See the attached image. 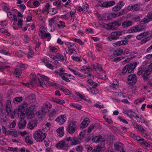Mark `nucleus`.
<instances>
[{"mask_svg":"<svg viewBox=\"0 0 152 152\" xmlns=\"http://www.w3.org/2000/svg\"><path fill=\"white\" fill-rule=\"evenodd\" d=\"M137 66L136 62H134L133 63H130L129 64L126 65V66L128 69V72L129 73H131L134 70Z\"/></svg>","mask_w":152,"mask_h":152,"instance_id":"nucleus-12","label":"nucleus"},{"mask_svg":"<svg viewBox=\"0 0 152 152\" xmlns=\"http://www.w3.org/2000/svg\"><path fill=\"white\" fill-rule=\"evenodd\" d=\"M87 82L91 85L94 86V87H96L98 86V84L92 81L91 80H89L87 81Z\"/></svg>","mask_w":152,"mask_h":152,"instance_id":"nucleus-41","label":"nucleus"},{"mask_svg":"<svg viewBox=\"0 0 152 152\" xmlns=\"http://www.w3.org/2000/svg\"><path fill=\"white\" fill-rule=\"evenodd\" d=\"M21 152H31L29 150L26 149L24 147L21 148L20 150Z\"/></svg>","mask_w":152,"mask_h":152,"instance_id":"nucleus-64","label":"nucleus"},{"mask_svg":"<svg viewBox=\"0 0 152 152\" xmlns=\"http://www.w3.org/2000/svg\"><path fill=\"white\" fill-rule=\"evenodd\" d=\"M137 28V31L138 32L142 31L144 29L143 26L140 25H139L136 26Z\"/></svg>","mask_w":152,"mask_h":152,"instance_id":"nucleus-43","label":"nucleus"},{"mask_svg":"<svg viewBox=\"0 0 152 152\" xmlns=\"http://www.w3.org/2000/svg\"><path fill=\"white\" fill-rule=\"evenodd\" d=\"M128 32L129 33H132L133 32H137L136 26H133L131 28L128 30Z\"/></svg>","mask_w":152,"mask_h":152,"instance_id":"nucleus-37","label":"nucleus"},{"mask_svg":"<svg viewBox=\"0 0 152 152\" xmlns=\"http://www.w3.org/2000/svg\"><path fill=\"white\" fill-rule=\"evenodd\" d=\"M120 9L118 5V4L112 8V10L113 11L117 12Z\"/></svg>","mask_w":152,"mask_h":152,"instance_id":"nucleus-54","label":"nucleus"},{"mask_svg":"<svg viewBox=\"0 0 152 152\" xmlns=\"http://www.w3.org/2000/svg\"><path fill=\"white\" fill-rule=\"evenodd\" d=\"M99 24L102 27L106 28L107 29L108 26V24H106L102 22H99Z\"/></svg>","mask_w":152,"mask_h":152,"instance_id":"nucleus-53","label":"nucleus"},{"mask_svg":"<svg viewBox=\"0 0 152 152\" xmlns=\"http://www.w3.org/2000/svg\"><path fill=\"white\" fill-rule=\"evenodd\" d=\"M91 92L93 94H96L98 93V90L95 87H92L91 88Z\"/></svg>","mask_w":152,"mask_h":152,"instance_id":"nucleus-40","label":"nucleus"},{"mask_svg":"<svg viewBox=\"0 0 152 152\" xmlns=\"http://www.w3.org/2000/svg\"><path fill=\"white\" fill-rule=\"evenodd\" d=\"M34 139L38 142L42 141L46 137V134L39 129L35 131L34 133Z\"/></svg>","mask_w":152,"mask_h":152,"instance_id":"nucleus-2","label":"nucleus"},{"mask_svg":"<svg viewBox=\"0 0 152 152\" xmlns=\"http://www.w3.org/2000/svg\"><path fill=\"white\" fill-rule=\"evenodd\" d=\"M94 126L93 125H90L89 127L88 128V129L87 130V132L88 133H90L91 131L94 128Z\"/></svg>","mask_w":152,"mask_h":152,"instance_id":"nucleus-57","label":"nucleus"},{"mask_svg":"<svg viewBox=\"0 0 152 152\" xmlns=\"http://www.w3.org/2000/svg\"><path fill=\"white\" fill-rule=\"evenodd\" d=\"M0 31L3 33L5 34L7 36H9L10 35V33L8 31L5 30L4 28L0 29Z\"/></svg>","mask_w":152,"mask_h":152,"instance_id":"nucleus-46","label":"nucleus"},{"mask_svg":"<svg viewBox=\"0 0 152 152\" xmlns=\"http://www.w3.org/2000/svg\"><path fill=\"white\" fill-rule=\"evenodd\" d=\"M127 68L126 66L123 67L122 71V73L124 75L127 72H128V69Z\"/></svg>","mask_w":152,"mask_h":152,"instance_id":"nucleus-59","label":"nucleus"},{"mask_svg":"<svg viewBox=\"0 0 152 152\" xmlns=\"http://www.w3.org/2000/svg\"><path fill=\"white\" fill-rule=\"evenodd\" d=\"M117 27L115 26L112 23L108 24V26L107 29L109 30H116Z\"/></svg>","mask_w":152,"mask_h":152,"instance_id":"nucleus-27","label":"nucleus"},{"mask_svg":"<svg viewBox=\"0 0 152 152\" xmlns=\"http://www.w3.org/2000/svg\"><path fill=\"white\" fill-rule=\"evenodd\" d=\"M46 110L44 109L43 108H42V109L39 111L38 115H39V118H42L43 116H44L45 115L46 113Z\"/></svg>","mask_w":152,"mask_h":152,"instance_id":"nucleus-25","label":"nucleus"},{"mask_svg":"<svg viewBox=\"0 0 152 152\" xmlns=\"http://www.w3.org/2000/svg\"><path fill=\"white\" fill-rule=\"evenodd\" d=\"M23 100V97H16L14 98L13 101V102L15 104H17Z\"/></svg>","mask_w":152,"mask_h":152,"instance_id":"nucleus-31","label":"nucleus"},{"mask_svg":"<svg viewBox=\"0 0 152 152\" xmlns=\"http://www.w3.org/2000/svg\"><path fill=\"white\" fill-rule=\"evenodd\" d=\"M114 136L112 135H110L108 136L107 140V142H109L110 143H113V140L114 139Z\"/></svg>","mask_w":152,"mask_h":152,"instance_id":"nucleus-33","label":"nucleus"},{"mask_svg":"<svg viewBox=\"0 0 152 152\" xmlns=\"http://www.w3.org/2000/svg\"><path fill=\"white\" fill-rule=\"evenodd\" d=\"M151 73L148 68L147 69H143L142 76L144 80L147 81L148 80V76Z\"/></svg>","mask_w":152,"mask_h":152,"instance_id":"nucleus-9","label":"nucleus"},{"mask_svg":"<svg viewBox=\"0 0 152 152\" xmlns=\"http://www.w3.org/2000/svg\"><path fill=\"white\" fill-rule=\"evenodd\" d=\"M44 30L45 28H43L42 29L40 30V33L39 34V36L43 39H44V35L45 34V33L46 32Z\"/></svg>","mask_w":152,"mask_h":152,"instance_id":"nucleus-35","label":"nucleus"},{"mask_svg":"<svg viewBox=\"0 0 152 152\" xmlns=\"http://www.w3.org/2000/svg\"><path fill=\"white\" fill-rule=\"evenodd\" d=\"M137 78L135 74H131L127 78L128 83L129 85H133L136 83Z\"/></svg>","mask_w":152,"mask_h":152,"instance_id":"nucleus-5","label":"nucleus"},{"mask_svg":"<svg viewBox=\"0 0 152 152\" xmlns=\"http://www.w3.org/2000/svg\"><path fill=\"white\" fill-rule=\"evenodd\" d=\"M55 102L61 104H63L64 103H65L64 100L58 99H56L55 101Z\"/></svg>","mask_w":152,"mask_h":152,"instance_id":"nucleus-60","label":"nucleus"},{"mask_svg":"<svg viewBox=\"0 0 152 152\" xmlns=\"http://www.w3.org/2000/svg\"><path fill=\"white\" fill-rule=\"evenodd\" d=\"M126 114L130 118L134 120V119L136 118V115L134 112L132 111H129L126 113Z\"/></svg>","mask_w":152,"mask_h":152,"instance_id":"nucleus-21","label":"nucleus"},{"mask_svg":"<svg viewBox=\"0 0 152 152\" xmlns=\"http://www.w3.org/2000/svg\"><path fill=\"white\" fill-rule=\"evenodd\" d=\"M39 79L38 78V77L36 76H35L34 77L32 78V79H31V81L32 82H31L32 83H34H34H37L38 82Z\"/></svg>","mask_w":152,"mask_h":152,"instance_id":"nucleus-52","label":"nucleus"},{"mask_svg":"<svg viewBox=\"0 0 152 152\" xmlns=\"http://www.w3.org/2000/svg\"><path fill=\"white\" fill-rule=\"evenodd\" d=\"M125 58V57L124 56H120L118 57L115 58L113 59V61H120L122 59H124Z\"/></svg>","mask_w":152,"mask_h":152,"instance_id":"nucleus-56","label":"nucleus"},{"mask_svg":"<svg viewBox=\"0 0 152 152\" xmlns=\"http://www.w3.org/2000/svg\"><path fill=\"white\" fill-rule=\"evenodd\" d=\"M56 146L58 148L66 150L69 147V145L68 144L66 143L65 140H63L58 142L56 144Z\"/></svg>","mask_w":152,"mask_h":152,"instance_id":"nucleus-6","label":"nucleus"},{"mask_svg":"<svg viewBox=\"0 0 152 152\" xmlns=\"http://www.w3.org/2000/svg\"><path fill=\"white\" fill-rule=\"evenodd\" d=\"M50 7V5L48 3H47L44 8L43 10H42L40 12H41V13H43L45 12L48 11L49 10V8Z\"/></svg>","mask_w":152,"mask_h":152,"instance_id":"nucleus-38","label":"nucleus"},{"mask_svg":"<svg viewBox=\"0 0 152 152\" xmlns=\"http://www.w3.org/2000/svg\"><path fill=\"white\" fill-rule=\"evenodd\" d=\"M139 9V6L137 4H134L132 6V11H135L138 10Z\"/></svg>","mask_w":152,"mask_h":152,"instance_id":"nucleus-39","label":"nucleus"},{"mask_svg":"<svg viewBox=\"0 0 152 152\" xmlns=\"http://www.w3.org/2000/svg\"><path fill=\"white\" fill-rule=\"evenodd\" d=\"M80 143V142L78 140V139L75 137H74L72 139L71 144L74 145L79 144Z\"/></svg>","mask_w":152,"mask_h":152,"instance_id":"nucleus-20","label":"nucleus"},{"mask_svg":"<svg viewBox=\"0 0 152 152\" xmlns=\"http://www.w3.org/2000/svg\"><path fill=\"white\" fill-rule=\"evenodd\" d=\"M70 105L78 110H80L82 107L81 105L79 104H75L74 103H71L70 104Z\"/></svg>","mask_w":152,"mask_h":152,"instance_id":"nucleus-34","label":"nucleus"},{"mask_svg":"<svg viewBox=\"0 0 152 152\" xmlns=\"http://www.w3.org/2000/svg\"><path fill=\"white\" fill-rule=\"evenodd\" d=\"M25 142L27 144H32L33 142L32 138L29 136H27L25 138Z\"/></svg>","mask_w":152,"mask_h":152,"instance_id":"nucleus-29","label":"nucleus"},{"mask_svg":"<svg viewBox=\"0 0 152 152\" xmlns=\"http://www.w3.org/2000/svg\"><path fill=\"white\" fill-rule=\"evenodd\" d=\"M56 1L57 4V8L60 9L63 7L62 5L61 4V1L60 0H58Z\"/></svg>","mask_w":152,"mask_h":152,"instance_id":"nucleus-58","label":"nucleus"},{"mask_svg":"<svg viewBox=\"0 0 152 152\" xmlns=\"http://www.w3.org/2000/svg\"><path fill=\"white\" fill-rule=\"evenodd\" d=\"M152 20V12H148L147 15L142 20L145 23H147Z\"/></svg>","mask_w":152,"mask_h":152,"instance_id":"nucleus-14","label":"nucleus"},{"mask_svg":"<svg viewBox=\"0 0 152 152\" xmlns=\"http://www.w3.org/2000/svg\"><path fill=\"white\" fill-rule=\"evenodd\" d=\"M77 122L75 121H72L68 126L66 130L70 134L74 133L77 127Z\"/></svg>","mask_w":152,"mask_h":152,"instance_id":"nucleus-4","label":"nucleus"},{"mask_svg":"<svg viewBox=\"0 0 152 152\" xmlns=\"http://www.w3.org/2000/svg\"><path fill=\"white\" fill-rule=\"evenodd\" d=\"M46 84L49 86H53L57 87V86H59L58 84H57L56 83H52L50 81H47L46 82Z\"/></svg>","mask_w":152,"mask_h":152,"instance_id":"nucleus-47","label":"nucleus"},{"mask_svg":"<svg viewBox=\"0 0 152 152\" xmlns=\"http://www.w3.org/2000/svg\"><path fill=\"white\" fill-rule=\"evenodd\" d=\"M66 119L65 115H61L58 117L55 120V121L58 122L59 124H62Z\"/></svg>","mask_w":152,"mask_h":152,"instance_id":"nucleus-13","label":"nucleus"},{"mask_svg":"<svg viewBox=\"0 0 152 152\" xmlns=\"http://www.w3.org/2000/svg\"><path fill=\"white\" fill-rule=\"evenodd\" d=\"M124 51L121 49H119L114 51L113 55L115 56H121L122 55H124Z\"/></svg>","mask_w":152,"mask_h":152,"instance_id":"nucleus-18","label":"nucleus"},{"mask_svg":"<svg viewBox=\"0 0 152 152\" xmlns=\"http://www.w3.org/2000/svg\"><path fill=\"white\" fill-rule=\"evenodd\" d=\"M89 120L88 118H86L84 119L80 125V128H84L87 127L89 123Z\"/></svg>","mask_w":152,"mask_h":152,"instance_id":"nucleus-16","label":"nucleus"},{"mask_svg":"<svg viewBox=\"0 0 152 152\" xmlns=\"http://www.w3.org/2000/svg\"><path fill=\"white\" fill-rule=\"evenodd\" d=\"M58 56V60L60 58L62 61H63L65 60H66V57L65 54H58L57 55Z\"/></svg>","mask_w":152,"mask_h":152,"instance_id":"nucleus-28","label":"nucleus"},{"mask_svg":"<svg viewBox=\"0 0 152 152\" xmlns=\"http://www.w3.org/2000/svg\"><path fill=\"white\" fill-rule=\"evenodd\" d=\"M119 46L127 44L128 41L126 40H123L117 42Z\"/></svg>","mask_w":152,"mask_h":152,"instance_id":"nucleus-36","label":"nucleus"},{"mask_svg":"<svg viewBox=\"0 0 152 152\" xmlns=\"http://www.w3.org/2000/svg\"><path fill=\"white\" fill-rule=\"evenodd\" d=\"M122 21V18H120V19H119L113 21L112 23H113L115 26L117 27L121 25V22Z\"/></svg>","mask_w":152,"mask_h":152,"instance_id":"nucleus-26","label":"nucleus"},{"mask_svg":"<svg viewBox=\"0 0 152 152\" xmlns=\"http://www.w3.org/2000/svg\"><path fill=\"white\" fill-rule=\"evenodd\" d=\"M64 128L63 127H61L57 129V132L58 135L60 137H62L64 134Z\"/></svg>","mask_w":152,"mask_h":152,"instance_id":"nucleus-24","label":"nucleus"},{"mask_svg":"<svg viewBox=\"0 0 152 152\" xmlns=\"http://www.w3.org/2000/svg\"><path fill=\"white\" fill-rule=\"evenodd\" d=\"M102 147H103L102 146V145L100 144L98 146L95 147L94 149V150H95L96 151H97V152H99L101 151V148Z\"/></svg>","mask_w":152,"mask_h":152,"instance_id":"nucleus-44","label":"nucleus"},{"mask_svg":"<svg viewBox=\"0 0 152 152\" xmlns=\"http://www.w3.org/2000/svg\"><path fill=\"white\" fill-rule=\"evenodd\" d=\"M22 84L23 85L28 87L31 88L32 87H33L34 86V84L32 83L31 82H29L28 83H23Z\"/></svg>","mask_w":152,"mask_h":152,"instance_id":"nucleus-45","label":"nucleus"},{"mask_svg":"<svg viewBox=\"0 0 152 152\" xmlns=\"http://www.w3.org/2000/svg\"><path fill=\"white\" fill-rule=\"evenodd\" d=\"M5 105L7 113L10 114L11 111L12 110V109L10 101V100H7L5 102Z\"/></svg>","mask_w":152,"mask_h":152,"instance_id":"nucleus-10","label":"nucleus"},{"mask_svg":"<svg viewBox=\"0 0 152 152\" xmlns=\"http://www.w3.org/2000/svg\"><path fill=\"white\" fill-rule=\"evenodd\" d=\"M16 111H11V113L10 114H7L9 115H10L11 118L12 119H13L15 116Z\"/></svg>","mask_w":152,"mask_h":152,"instance_id":"nucleus-48","label":"nucleus"},{"mask_svg":"<svg viewBox=\"0 0 152 152\" xmlns=\"http://www.w3.org/2000/svg\"><path fill=\"white\" fill-rule=\"evenodd\" d=\"M52 107V105L50 103L48 102H46L43 104L42 108L46 110L49 109H50Z\"/></svg>","mask_w":152,"mask_h":152,"instance_id":"nucleus-23","label":"nucleus"},{"mask_svg":"<svg viewBox=\"0 0 152 152\" xmlns=\"http://www.w3.org/2000/svg\"><path fill=\"white\" fill-rule=\"evenodd\" d=\"M21 73L22 70L18 68H16L15 69L14 74L17 75L18 76H17V77H18V78H21V75H20Z\"/></svg>","mask_w":152,"mask_h":152,"instance_id":"nucleus-22","label":"nucleus"},{"mask_svg":"<svg viewBox=\"0 0 152 152\" xmlns=\"http://www.w3.org/2000/svg\"><path fill=\"white\" fill-rule=\"evenodd\" d=\"M115 4V1H105L101 4H97V6H101L102 7H108L113 6Z\"/></svg>","mask_w":152,"mask_h":152,"instance_id":"nucleus-8","label":"nucleus"},{"mask_svg":"<svg viewBox=\"0 0 152 152\" xmlns=\"http://www.w3.org/2000/svg\"><path fill=\"white\" fill-rule=\"evenodd\" d=\"M93 142L98 143L99 142H104L105 141V140L103 137L101 135L96 136L93 137L92 139Z\"/></svg>","mask_w":152,"mask_h":152,"instance_id":"nucleus-11","label":"nucleus"},{"mask_svg":"<svg viewBox=\"0 0 152 152\" xmlns=\"http://www.w3.org/2000/svg\"><path fill=\"white\" fill-rule=\"evenodd\" d=\"M28 99L31 102H33L35 101L36 97L35 95L31 94L28 97Z\"/></svg>","mask_w":152,"mask_h":152,"instance_id":"nucleus-32","label":"nucleus"},{"mask_svg":"<svg viewBox=\"0 0 152 152\" xmlns=\"http://www.w3.org/2000/svg\"><path fill=\"white\" fill-rule=\"evenodd\" d=\"M135 127L136 128L138 129L139 130L141 131L142 132H144L145 130L142 126H141L136 124L135 126Z\"/></svg>","mask_w":152,"mask_h":152,"instance_id":"nucleus-50","label":"nucleus"},{"mask_svg":"<svg viewBox=\"0 0 152 152\" xmlns=\"http://www.w3.org/2000/svg\"><path fill=\"white\" fill-rule=\"evenodd\" d=\"M37 122L36 121H31L29 122L28 125V128L30 129H33L35 126H36Z\"/></svg>","mask_w":152,"mask_h":152,"instance_id":"nucleus-17","label":"nucleus"},{"mask_svg":"<svg viewBox=\"0 0 152 152\" xmlns=\"http://www.w3.org/2000/svg\"><path fill=\"white\" fill-rule=\"evenodd\" d=\"M114 149L116 151L124 149L122 144L120 142H116L114 144Z\"/></svg>","mask_w":152,"mask_h":152,"instance_id":"nucleus-15","label":"nucleus"},{"mask_svg":"<svg viewBox=\"0 0 152 152\" xmlns=\"http://www.w3.org/2000/svg\"><path fill=\"white\" fill-rule=\"evenodd\" d=\"M136 120L137 122L142 123H144L145 122V120L142 116L139 117L138 115H136Z\"/></svg>","mask_w":152,"mask_h":152,"instance_id":"nucleus-30","label":"nucleus"},{"mask_svg":"<svg viewBox=\"0 0 152 152\" xmlns=\"http://www.w3.org/2000/svg\"><path fill=\"white\" fill-rule=\"evenodd\" d=\"M132 24V21L129 20H125L122 23V26L124 28H126L131 26Z\"/></svg>","mask_w":152,"mask_h":152,"instance_id":"nucleus-19","label":"nucleus"},{"mask_svg":"<svg viewBox=\"0 0 152 152\" xmlns=\"http://www.w3.org/2000/svg\"><path fill=\"white\" fill-rule=\"evenodd\" d=\"M72 58L73 60L75 61H79V62H80L81 61V60L80 59V58L78 57H74V56H72Z\"/></svg>","mask_w":152,"mask_h":152,"instance_id":"nucleus-62","label":"nucleus"},{"mask_svg":"<svg viewBox=\"0 0 152 152\" xmlns=\"http://www.w3.org/2000/svg\"><path fill=\"white\" fill-rule=\"evenodd\" d=\"M74 50L71 48H68L67 50L66 51V53L69 55H71L74 53Z\"/></svg>","mask_w":152,"mask_h":152,"instance_id":"nucleus-63","label":"nucleus"},{"mask_svg":"<svg viewBox=\"0 0 152 152\" xmlns=\"http://www.w3.org/2000/svg\"><path fill=\"white\" fill-rule=\"evenodd\" d=\"M26 103L27 104L26 105V106L25 108V110H24V112H25V114L29 115L31 112H33L35 108L36 107L35 105L32 104L29 107L28 109V108L27 109L26 107L27 106L28 104L26 102H25L23 104L20 105V106H23L24 104H26Z\"/></svg>","mask_w":152,"mask_h":152,"instance_id":"nucleus-7","label":"nucleus"},{"mask_svg":"<svg viewBox=\"0 0 152 152\" xmlns=\"http://www.w3.org/2000/svg\"><path fill=\"white\" fill-rule=\"evenodd\" d=\"M23 106H20L18 110V116L20 119L19 123L18 126L20 129L24 128L26 126V121L24 118V116L25 115L24 110L27 104L25 103Z\"/></svg>","mask_w":152,"mask_h":152,"instance_id":"nucleus-1","label":"nucleus"},{"mask_svg":"<svg viewBox=\"0 0 152 152\" xmlns=\"http://www.w3.org/2000/svg\"><path fill=\"white\" fill-rule=\"evenodd\" d=\"M124 34L125 32L124 31H120L112 32L110 34L111 36L108 37L107 39L110 41L113 40H116L119 39L120 36Z\"/></svg>","mask_w":152,"mask_h":152,"instance_id":"nucleus-3","label":"nucleus"},{"mask_svg":"<svg viewBox=\"0 0 152 152\" xmlns=\"http://www.w3.org/2000/svg\"><path fill=\"white\" fill-rule=\"evenodd\" d=\"M118 84L117 83H112L110 85V87L111 88L116 90L118 88Z\"/></svg>","mask_w":152,"mask_h":152,"instance_id":"nucleus-51","label":"nucleus"},{"mask_svg":"<svg viewBox=\"0 0 152 152\" xmlns=\"http://www.w3.org/2000/svg\"><path fill=\"white\" fill-rule=\"evenodd\" d=\"M103 118L104 119L105 121L108 123L110 124H111L112 123L113 121L111 119L106 118L105 116H104Z\"/></svg>","mask_w":152,"mask_h":152,"instance_id":"nucleus-55","label":"nucleus"},{"mask_svg":"<svg viewBox=\"0 0 152 152\" xmlns=\"http://www.w3.org/2000/svg\"><path fill=\"white\" fill-rule=\"evenodd\" d=\"M8 134L13 136L15 137H16L18 136L16 132L15 131H10V130H9L8 132Z\"/></svg>","mask_w":152,"mask_h":152,"instance_id":"nucleus-42","label":"nucleus"},{"mask_svg":"<svg viewBox=\"0 0 152 152\" xmlns=\"http://www.w3.org/2000/svg\"><path fill=\"white\" fill-rule=\"evenodd\" d=\"M59 24H57V26L59 28H62L65 27V23L61 21L59 22Z\"/></svg>","mask_w":152,"mask_h":152,"instance_id":"nucleus-49","label":"nucleus"},{"mask_svg":"<svg viewBox=\"0 0 152 152\" xmlns=\"http://www.w3.org/2000/svg\"><path fill=\"white\" fill-rule=\"evenodd\" d=\"M76 150L80 152L82 151L83 150V147L81 145L78 146L76 148Z\"/></svg>","mask_w":152,"mask_h":152,"instance_id":"nucleus-61","label":"nucleus"}]
</instances>
